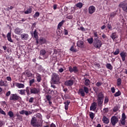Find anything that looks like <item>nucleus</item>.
<instances>
[{
	"label": "nucleus",
	"mask_w": 127,
	"mask_h": 127,
	"mask_svg": "<svg viewBox=\"0 0 127 127\" xmlns=\"http://www.w3.org/2000/svg\"><path fill=\"white\" fill-rule=\"evenodd\" d=\"M95 42L94 43V47H96V48H101L102 46V41L100 40H95Z\"/></svg>",
	"instance_id": "8"
},
{
	"label": "nucleus",
	"mask_w": 127,
	"mask_h": 127,
	"mask_svg": "<svg viewBox=\"0 0 127 127\" xmlns=\"http://www.w3.org/2000/svg\"><path fill=\"white\" fill-rule=\"evenodd\" d=\"M97 103L93 102L91 104L90 107V111H96V109H97Z\"/></svg>",
	"instance_id": "15"
},
{
	"label": "nucleus",
	"mask_w": 127,
	"mask_h": 127,
	"mask_svg": "<svg viewBox=\"0 0 127 127\" xmlns=\"http://www.w3.org/2000/svg\"><path fill=\"white\" fill-rule=\"evenodd\" d=\"M32 12V8L29 7L26 10L24 11L25 14H29Z\"/></svg>",
	"instance_id": "30"
},
{
	"label": "nucleus",
	"mask_w": 127,
	"mask_h": 127,
	"mask_svg": "<svg viewBox=\"0 0 127 127\" xmlns=\"http://www.w3.org/2000/svg\"><path fill=\"white\" fill-rule=\"evenodd\" d=\"M67 10H68V7L67 6H65L64 7V12H67Z\"/></svg>",
	"instance_id": "64"
},
{
	"label": "nucleus",
	"mask_w": 127,
	"mask_h": 127,
	"mask_svg": "<svg viewBox=\"0 0 127 127\" xmlns=\"http://www.w3.org/2000/svg\"><path fill=\"white\" fill-rule=\"evenodd\" d=\"M73 84L74 81L71 79L67 80L65 81L64 82V85L65 86H67V87H72V86H73Z\"/></svg>",
	"instance_id": "9"
},
{
	"label": "nucleus",
	"mask_w": 127,
	"mask_h": 127,
	"mask_svg": "<svg viewBox=\"0 0 127 127\" xmlns=\"http://www.w3.org/2000/svg\"><path fill=\"white\" fill-rule=\"evenodd\" d=\"M120 108L121 107H120V106H119L118 105L115 106L113 108V112L114 113L118 112V111H119V110H120Z\"/></svg>",
	"instance_id": "33"
},
{
	"label": "nucleus",
	"mask_w": 127,
	"mask_h": 127,
	"mask_svg": "<svg viewBox=\"0 0 127 127\" xmlns=\"http://www.w3.org/2000/svg\"><path fill=\"white\" fill-rule=\"evenodd\" d=\"M120 56L122 58V61H126V57H127V53L122 52L120 53Z\"/></svg>",
	"instance_id": "19"
},
{
	"label": "nucleus",
	"mask_w": 127,
	"mask_h": 127,
	"mask_svg": "<svg viewBox=\"0 0 127 127\" xmlns=\"http://www.w3.org/2000/svg\"><path fill=\"white\" fill-rule=\"evenodd\" d=\"M69 32H68V30H66V29H64V35H68Z\"/></svg>",
	"instance_id": "55"
},
{
	"label": "nucleus",
	"mask_w": 127,
	"mask_h": 127,
	"mask_svg": "<svg viewBox=\"0 0 127 127\" xmlns=\"http://www.w3.org/2000/svg\"><path fill=\"white\" fill-rule=\"evenodd\" d=\"M15 86L16 87H17V88H18L19 89H20L21 88H24V84L22 83H16Z\"/></svg>",
	"instance_id": "31"
},
{
	"label": "nucleus",
	"mask_w": 127,
	"mask_h": 127,
	"mask_svg": "<svg viewBox=\"0 0 127 127\" xmlns=\"http://www.w3.org/2000/svg\"><path fill=\"white\" fill-rule=\"evenodd\" d=\"M40 14H39V12H36L35 14L34 15V17H39Z\"/></svg>",
	"instance_id": "57"
},
{
	"label": "nucleus",
	"mask_w": 127,
	"mask_h": 127,
	"mask_svg": "<svg viewBox=\"0 0 127 127\" xmlns=\"http://www.w3.org/2000/svg\"><path fill=\"white\" fill-rule=\"evenodd\" d=\"M120 123L122 126H125V125H126V120L121 119Z\"/></svg>",
	"instance_id": "48"
},
{
	"label": "nucleus",
	"mask_w": 127,
	"mask_h": 127,
	"mask_svg": "<svg viewBox=\"0 0 127 127\" xmlns=\"http://www.w3.org/2000/svg\"><path fill=\"white\" fill-rule=\"evenodd\" d=\"M64 22H65V21L63 20L61 22H60L59 23L58 25V29H60L61 28V26H62L63 24H64Z\"/></svg>",
	"instance_id": "32"
},
{
	"label": "nucleus",
	"mask_w": 127,
	"mask_h": 127,
	"mask_svg": "<svg viewBox=\"0 0 127 127\" xmlns=\"http://www.w3.org/2000/svg\"><path fill=\"white\" fill-rule=\"evenodd\" d=\"M27 96H29V95H31L30 93V88L29 87H26V90H25Z\"/></svg>",
	"instance_id": "35"
},
{
	"label": "nucleus",
	"mask_w": 127,
	"mask_h": 127,
	"mask_svg": "<svg viewBox=\"0 0 127 127\" xmlns=\"http://www.w3.org/2000/svg\"><path fill=\"white\" fill-rule=\"evenodd\" d=\"M76 45L78 47H79V48H84L85 47V45L84 44V42L83 41L78 40Z\"/></svg>",
	"instance_id": "13"
},
{
	"label": "nucleus",
	"mask_w": 127,
	"mask_h": 127,
	"mask_svg": "<svg viewBox=\"0 0 127 127\" xmlns=\"http://www.w3.org/2000/svg\"><path fill=\"white\" fill-rule=\"evenodd\" d=\"M36 78L38 83H40L41 82V75H40V74L36 73Z\"/></svg>",
	"instance_id": "24"
},
{
	"label": "nucleus",
	"mask_w": 127,
	"mask_h": 127,
	"mask_svg": "<svg viewBox=\"0 0 127 127\" xmlns=\"http://www.w3.org/2000/svg\"><path fill=\"white\" fill-rule=\"evenodd\" d=\"M122 85V78H118L117 79V86L120 87Z\"/></svg>",
	"instance_id": "38"
},
{
	"label": "nucleus",
	"mask_w": 127,
	"mask_h": 127,
	"mask_svg": "<svg viewBox=\"0 0 127 127\" xmlns=\"http://www.w3.org/2000/svg\"><path fill=\"white\" fill-rule=\"evenodd\" d=\"M97 101L98 106L99 107H103V103H104V99L105 98V95L103 92H100L97 95Z\"/></svg>",
	"instance_id": "1"
},
{
	"label": "nucleus",
	"mask_w": 127,
	"mask_h": 127,
	"mask_svg": "<svg viewBox=\"0 0 127 127\" xmlns=\"http://www.w3.org/2000/svg\"><path fill=\"white\" fill-rule=\"evenodd\" d=\"M96 86L97 87H100V86H102V85H103V83L102 82H101L100 81H98L96 83Z\"/></svg>",
	"instance_id": "54"
},
{
	"label": "nucleus",
	"mask_w": 127,
	"mask_h": 127,
	"mask_svg": "<svg viewBox=\"0 0 127 127\" xmlns=\"http://www.w3.org/2000/svg\"><path fill=\"white\" fill-rule=\"evenodd\" d=\"M37 118H38V119H40V120H42V116H41V114H39L37 115Z\"/></svg>",
	"instance_id": "63"
},
{
	"label": "nucleus",
	"mask_w": 127,
	"mask_h": 127,
	"mask_svg": "<svg viewBox=\"0 0 127 127\" xmlns=\"http://www.w3.org/2000/svg\"><path fill=\"white\" fill-rule=\"evenodd\" d=\"M126 119H127V116H126V113H123L121 120H126Z\"/></svg>",
	"instance_id": "50"
},
{
	"label": "nucleus",
	"mask_w": 127,
	"mask_h": 127,
	"mask_svg": "<svg viewBox=\"0 0 127 127\" xmlns=\"http://www.w3.org/2000/svg\"><path fill=\"white\" fill-rule=\"evenodd\" d=\"M34 37L35 38V39L38 38V34H37V31L36 30H35L34 31L33 33Z\"/></svg>",
	"instance_id": "42"
},
{
	"label": "nucleus",
	"mask_w": 127,
	"mask_h": 127,
	"mask_svg": "<svg viewBox=\"0 0 127 127\" xmlns=\"http://www.w3.org/2000/svg\"><path fill=\"white\" fill-rule=\"evenodd\" d=\"M51 94L52 95H53V96H55L57 94V91H56L55 90H52L51 91Z\"/></svg>",
	"instance_id": "47"
},
{
	"label": "nucleus",
	"mask_w": 127,
	"mask_h": 127,
	"mask_svg": "<svg viewBox=\"0 0 127 127\" xmlns=\"http://www.w3.org/2000/svg\"><path fill=\"white\" fill-rule=\"evenodd\" d=\"M19 114H20V115L25 114V116H27L29 115H31V114H32V112H31L30 111H25L24 110H23L19 112Z\"/></svg>",
	"instance_id": "14"
},
{
	"label": "nucleus",
	"mask_w": 127,
	"mask_h": 127,
	"mask_svg": "<svg viewBox=\"0 0 127 127\" xmlns=\"http://www.w3.org/2000/svg\"><path fill=\"white\" fill-rule=\"evenodd\" d=\"M109 101L110 99H109V97L108 96H106L104 99V105H108V103H109Z\"/></svg>",
	"instance_id": "37"
},
{
	"label": "nucleus",
	"mask_w": 127,
	"mask_h": 127,
	"mask_svg": "<svg viewBox=\"0 0 127 127\" xmlns=\"http://www.w3.org/2000/svg\"><path fill=\"white\" fill-rule=\"evenodd\" d=\"M73 70L74 73H77V72H78L79 71V70L78 69V67L76 66L73 67Z\"/></svg>",
	"instance_id": "45"
},
{
	"label": "nucleus",
	"mask_w": 127,
	"mask_h": 127,
	"mask_svg": "<svg viewBox=\"0 0 127 127\" xmlns=\"http://www.w3.org/2000/svg\"><path fill=\"white\" fill-rule=\"evenodd\" d=\"M46 53H47V52H46V50L44 49H42L40 51V56H43V58L45 59H47V56H46Z\"/></svg>",
	"instance_id": "10"
},
{
	"label": "nucleus",
	"mask_w": 127,
	"mask_h": 127,
	"mask_svg": "<svg viewBox=\"0 0 127 127\" xmlns=\"http://www.w3.org/2000/svg\"><path fill=\"white\" fill-rule=\"evenodd\" d=\"M0 114H1V115H3L4 116H6V113H5L4 111L2 109H1L0 108Z\"/></svg>",
	"instance_id": "52"
},
{
	"label": "nucleus",
	"mask_w": 127,
	"mask_h": 127,
	"mask_svg": "<svg viewBox=\"0 0 127 127\" xmlns=\"http://www.w3.org/2000/svg\"><path fill=\"white\" fill-rule=\"evenodd\" d=\"M67 19H72L73 18V16L72 15H69L66 16Z\"/></svg>",
	"instance_id": "59"
},
{
	"label": "nucleus",
	"mask_w": 127,
	"mask_h": 127,
	"mask_svg": "<svg viewBox=\"0 0 127 127\" xmlns=\"http://www.w3.org/2000/svg\"><path fill=\"white\" fill-rule=\"evenodd\" d=\"M76 7H78V8H82L83 7V3L79 2L76 4Z\"/></svg>",
	"instance_id": "34"
},
{
	"label": "nucleus",
	"mask_w": 127,
	"mask_h": 127,
	"mask_svg": "<svg viewBox=\"0 0 127 127\" xmlns=\"http://www.w3.org/2000/svg\"><path fill=\"white\" fill-rule=\"evenodd\" d=\"M120 7H122L124 11L127 12V3H122L119 4Z\"/></svg>",
	"instance_id": "16"
},
{
	"label": "nucleus",
	"mask_w": 127,
	"mask_h": 127,
	"mask_svg": "<svg viewBox=\"0 0 127 127\" xmlns=\"http://www.w3.org/2000/svg\"><path fill=\"white\" fill-rule=\"evenodd\" d=\"M102 122H103L104 124H105L106 125H108L110 123V119L108 118L106 116H103L102 118Z\"/></svg>",
	"instance_id": "20"
},
{
	"label": "nucleus",
	"mask_w": 127,
	"mask_h": 127,
	"mask_svg": "<svg viewBox=\"0 0 127 127\" xmlns=\"http://www.w3.org/2000/svg\"><path fill=\"white\" fill-rule=\"evenodd\" d=\"M106 67L109 70H113V65L111 64H106Z\"/></svg>",
	"instance_id": "41"
},
{
	"label": "nucleus",
	"mask_w": 127,
	"mask_h": 127,
	"mask_svg": "<svg viewBox=\"0 0 127 127\" xmlns=\"http://www.w3.org/2000/svg\"><path fill=\"white\" fill-rule=\"evenodd\" d=\"M30 124H31V126H32V127H42V124L37 122V119L35 117H33L31 119Z\"/></svg>",
	"instance_id": "3"
},
{
	"label": "nucleus",
	"mask_w": 127,
	"mask_h": 127,
	"mask_svg": "<svg viewBox=\"0 0 127 127\" xmlns=\"http://www.w3.org/2000/svg\"><path fill=\"white\" fill-rule=\"evenodd\" d=\"M35 82V80L34 79H32L29 81V85L32 86V84Z\"/></svg>",
	"instance_id": "53"
},
{
	"label": "nucleus",
	"mask_w": 127,
	"mask_h": 127,
	"mask_svg": "<svg viewBox=\"0 0 127 127\" xmlns=\"http://www.w3.org/2000/svg\"><path fill=\"white\" fill-rule=\"evenodd\" d=\"M34 100V98H33V97H31L29 100V103H32Z\"/></svg>",
	"instance_id": "62"
},
{
	"label": "nucleus",
	"mask_w": 127,
	"mask_h": 127,
	"mask_svg": "<svg viewBox=\"0 0 127 127\" xmlns=\"http://www.w3.org/2000/svg\"><path fill=\"white\" fill-rule=\"evenodd\" d=\"M19 94L20 95H25V89H21V90H19Z\"/></svg>",
	"instance_id": "40"
},
{
	"label": "nucleus",
	"mask_w": 127,
	"mask_h": 127,
	"mask_svg": "<svg viewBox=\"0 0 127 127\" xmlns=\"http://www.w3.org/2000/svg\"><path fill=\"white\" fill-rule=\"evenodd\" d=\"M74 46H75V45H72V46L70 48L69 50L70 51H71V52H74V53L77 52V49L74 48Z\"/></svg>",
	"instance_id": "36"
},
{
	"label": "nucleus",
	"mask_w": 127,
	"mask_h": 127,
	"mask_svg": "<svg viewBox=\"0 0 127 127\" xmlns=\"http://www.w3.org/2000/svg\"><path fill=\"white\" fill-rule=\"evenodd\" d=\"M96 11V7L94 5L90 6L88 8V12L90 14H93Z\"/></svg>",
	"instance_id": "12"
},
{
	"label": "nucleus",
	"mask_w": 127,
	"mask_h": 127,
	"mask_svg": "<svg viewBox=\"0 0 127 127\" xmlns=\"http://www.w3.org/2000/svg\"><path fill=\"white\" fill-rule=\"evenodd\" d=\"M78 92L81 97H85V93L86 94H89V88L87 86H84L83 89L82 88L79 89Z\"/></svg>",
	"instance_id": "4"
},
{
	"label": "nucleus",
	"mask_w": 127,
	"mask_h": 127,
	"mask_svg": "<svg viewBox=\"0 0 127 127\" xmlns=\"http://www.w3.org/2000/svg\"><path fill=\"white\" fill-rule=\"evenodd\" d=\"M116 15H117V12L114 11V12H112L110 13V16L111 18H114V17H115V16H116Z\"/></svg>",
	"instance_id": "39"
},
{
	"label": "nucleus",
	"mask_w": 127,
	"mask_h": 127,
	"mask_svg": "<svg viewBox=\"0 0 127 127\" xmlns=\"http://www.w3.org/2000/svg\"><path fill=\"white\" fill-rule=\"evenodd\" d=\"M7 38L8 41L9 42H13V41H12V39H11V33H8L7 34Z\"/></svg>",
	"instance_id": "29"
},
{
	"label": "nucleus",
	"mask_w": 127,
	"mask_h": 127,
	"mask_svg": "<svg viewBox=\"0 0 127 127\" xmlns=\"http://www.w3.org/2000/svg\"><path fill=\"white\" fill-rule=\"evenodd\" d=\"M22 40H28L29 38V35L27 33H23L20 36Z\"/></svg>",
	"instance_id": "11"
},
{
	"label": "nucleus",
	"mask_w": 127,
	"mask_h": 127,
	"mask_svg": "<svg viewBox=\"0 0 127 127\" xmlns=\"http://www.w3.org/2000/svg\"><path fill=\"white\" fill-rule=\"evenodd\" d=\"M40 92V90L39 88L36 87H31L30 88V93L31 94H34V95H36V94H38Z\"/></svg>",
	"instance_id": "7"
},
{
	"label": "nucleus",
	"mask_w": 127,
	"mask_h": 127,
	"mask_svg": "<svg viewBox=\"0 0 127 127\" xmlns=\"http://www.w3.org/2000/svg\"><path fill=\"white\" fill-rule=\"evenodd\" d=\"M9 100L12 102H20L21 101V97L17 94H11L10 95Z\"/></svg>",
	"instance_id": "2"
},
{
	"label": "nucleus",
	"mask_w": 127,
	"mask_h": 127,
	"mask_svg": "<svg viewBox=\"0 0 127 127\" xmlns=\"http://www.w3.org/2000/svg\"><path fill=\"white\" fill-rule=\"evenodd\" d=\"M122 95V92L120 90H119L118 92H116L114 94L115 97H119Z\"/></svg>",
	"instance_id": "43"
},
{
	"label": "nucleus",
	"mask_w": 127,
	"mask_h": 127,
	"mask_svg": "<svg viewBox=\"0 0 127 127\" xmlns=\"http://www.w3.org/2000/svg\"><path fill=\"white\" fill-rule=\"evenodd\" d=\"M111 90L112 93H113V94H114V93H115V92H116V89H115L114 87H112L111 89Z\"/></svg>",
	"instance_id": "60"
},
{
	"label": "nucleus",
	"mask_w": 127,
	"mask_h": 127,
	"mask_svg": "<svg viewBox=\"0 0 127 127\" xmlns=\"http://www.w3.org/2000/svg\"><path fill=\"white\" fill-rule=\"evenodd\" d=\"M110 37L113 39V41H115V39H117V38H118V35L116 32L112 33L110 35Z\"/></svg>",
	"instance_id": "23"
},
{
	"label": "nucleus",
	"mask_w": 127,
	"mask_h": 127,
	"mask_svg": "<svg viewBox=\"0 0 127 127\" xmlns=\"http://www.w3.org/2000/svg\"><path fill=\"white\" fill-rule=\"evenodd\" d=\"M10 94H11L10 91H7L6 93V97H9V96H10Z\"/></svg>",
	"instance_id": "61"
},
{
	"label": "nucleus",
	"mask_w": 127,
	"mask_h": 127,
	"mask_svg": "<svg viewBox=\"0 0 127 127\" xmlns=\"http://www.w3.org/2000/svg\"><path fill=\"white\" fill-rule=\"evenodd\" d=\"M94 36L95 37V40H97L99 37H98V32L97 31L93 32Z\"/></svg>",
	"instance_id": "44"
},
{
	"label": "nucleus",
	"mask_w": 127,
	"mask_h": 127,
	"mask_svg": "<svg viewBox=\"0 0 127 127\" xmlns=\"http://www.w3.org/2000/svg\"><path fill=\"white\" fill-rule=\"evenodd\" d=\"M23 74L28 78L32 77V73H31L30 70H26L24 72H23Z\"/></svg>",
	"instance_id": "18"
},
{
	"label": "nucleus",
	"mask_w": 127,
	"mask_h": 127,
	"mask_svg": "<svg viewBox=\"0 0 127 127\" xmlns=\"http://www.w3.org/2000/svg\"><path fill=\"white\" fill-rule=\"evenodd\" d=\"M87 41L89 44H92L93 43V38L87 39Z\"/></svg>",
	"instance_id": "49"
},
{
	"label": "nucleus",
	"mask_w": 127,
	"mask_h": 127,
	"mask_svg": "<svg viewBox=\"0 0 127 127\" xmlns=\"http://www.w3.org/2000/svg\"><path fill=\"white\" fill-rule=\"evenodd\" d=\"M83 80H84V85L85 86H90V84H91V81H90V79H88L85 77H84Z\"/></svg>",
	"instance_id": "22"
},
{
	"label": "nucleus",
	"mask_w": 127,
	"mask_h": 127,
	"mask_svg": "<svg viewBox=\"0 0 127 127\" xmlns=\"http://www.w3.org/2000/svg\"><path fill=\"white\" fill-rule=\"evenodd\" d=\"M52 80L54 84H58V83H59V81H60L59 75L56 74V73H53Z\"/></svg>",
	"instance_id": "5"
},
{
	"label": "nucleus",
	"mask_w": 127,
	"mask_h": 127,
	"mask_svg": "<svg viewBox=\"0 0 127 127\" xmlns=\"http://www.w3.org/2000/svg\"><path fill=\"white\" fill-rule=\"evenodd\" d=\"M68 71H69L70 73H73V69L72 66H70L68 67Z\"/></svg>",
	"instance_id": "58"
},
{
	"label": "nucleus",
	"mask_w": 127,
	"mask_h": 127,
	"mask_svg": "<svg viewBox=\"0 0 127 127\" xmlns=\"http://www.w3.org/2000/svg\"><path fill=\"white\" fill-rule=\"evenodd\" d=\"M119 123V118L116 116H112L111 118V124L113 127H116V125Z\"/></svg>",
	"instance_id": "6"
},
{
	"label": "nucleus",
	"mask_w": 127,
	"mask_h": 127,
	"mask_svg": "<svg viewBox=\"0 0 127 127\" xmlns=\"http://www.w3.org/2000/svg\"><path fill=\"white\" fill-rule=\"evenodd\" d=\"M103 111H104V114H107V113H109V108H105L103 109Z\"/></svg>",
	"instance_id": "56"
},
{
	"label": "nucleus",
	"mask_w": 127,
	"mask_h": 127,
	"mask_svg": "<svg viewBox=\"0 0 127 127\" xmlns=\"http://www.w3.org/2000/svg\"><path fill=\"white\" fill-rule=\"evenodd\" d=\"M39 43L40 45L45 44V43H46V39L44 38L40 37L39 39Z\"/></svg>",
	"instance_id": "25"
},
{
	"label": "nucleus",
	"mask_w": 127,
	"mask_h": 127,
	"mask_svg": "<svg viewBox=\"0 0 127 127\" xmlns=\"http://www.w3.org/2000/svg\"><path fill=\"white\" fill-rule=\"evenodd\" d=\"M7 115L9 116V119H11L13 120L14 118V114H13V112L11 111H9L7 113Z\"/></svg>",
	"instance_id": "27"
},
{
	"label": "nucleus",
	"mask_w": 127,
	"mask_h": 127,
	"mask_svg": "<svg viewBox=\"0 0 127 127\" xmlns=\"http://www.w3.org/2000/svg\"><path fill=\"white\" fill-rule=\"evenodd\" d=\"M89 117L91 120H94V118H95V114H94L93 112H91L89 114Z\"/></svg>",
	"instance_id": "46"
},
{
	"label": "nucleus",
	"mask_w": 127,
	"mask_h": 127,
	"mask_svg": "<svg viewBox=\"0 0 127 127\" xmlns=\"http://www.w3.org/2000/svg\"><path fill=\"white\" fill-rule=\"evenodd\" d=\"M22 32V29L18 27H17L14 29V33L15 34H17V35H20Z\"/></svg>",
	"instance_id": "17"
},
{
	"label": "nucleus",
	"mask_w": 127,
	"mask_h": 127,
	"mask_svg": "<svg viewBox=\"0 0 127 127\" xmlns=\"http://www.w3.org/2000/svg\"><path fill=\"white\" fill-rule=\"evenodd\" d=\"M64 109L65 111H67L68 108H69V105H70V101L67 100L64 103Z\"/></svg>",
	"instance_id": "28"
},
{
	"label": "nucleus",
	"mask_w": 127,
	"mask_h": 127,
	"mask_svg": "<svg viewBox=\"0 0 127 127\" xmlns=\"http://www.w3.org/2000/svg\"><path fill=\"white\" fill-rule=\"evenodd\" d=\"M6 83H7V81L1 79L0 80V87H6Z\"/></svg>",
	"instance_id": "26"
},
{
	"label": "nucleus",
	"mask_w": 127,
	"mask_h": 127,
	"mask_svg": "<svg viewBox=\"0 0 127 127\" xmlns=\"http://www.w3.org/2000/svg\"><path fill=\"white\" fill-rule=\"evenodd\" d=\"M114 55H118L120 54V49H117L116 51L114 53Z\"/></svg>",
	"instance_id": "51"
},
{
	"label": "nucleus",
	"mask_w": 127,
	"mask_h": 127,
	"mask_svg": "<svg viewBox=\"0 0 127 127\" xmlns=\"http://www.w3.org/2000/svg\"><path fill=\"white\" fill-rule=\"evenodd\" d=\"M46 98L47 101H46V102H47V101L49 102L50 106H52V102L51 101V96L48 95L46 96Z\"/></svg>",
	"instance_id": "21"
}]
</instances>
